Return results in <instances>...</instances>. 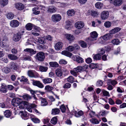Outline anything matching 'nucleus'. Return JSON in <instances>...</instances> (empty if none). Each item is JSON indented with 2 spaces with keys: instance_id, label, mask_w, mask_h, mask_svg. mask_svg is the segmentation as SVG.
<instances>
[{
  "instance_id": "obj_22",
  "label": "nucleus",
  "mask_w": 126,
  "mask_h": 126,
  "mask_svg": "<svg viewBox=\"0 0 126 126\" xmlns=\"http://www.w3.org/2000/svg\"><path fill=\"white\" fill-rule=\"evenodd\" d=\"M49 64L51 67H57L59 66L58 64L56 62H50Z\"/></svg>"
},
{
  "instance_id": "obj_16",
  "label": "nucleus",
  "mask_w": 126,
  "mask_h": 126,
  "mask_svg": "<svg viewBox=\"0 0 126 126\" xmlns=\"http://www.w3.org/2000/svg\"><path fill=\"white\" fill-rule=\"evenodd\" d=\"M24 51L29 53L33 55L35 54L36 52V51L34 50L32 48H27L24 49Z\"/></svg>"
},
{
  "instance_id": "obj_25",
  "label": "nucleus",
  "mask_w": 126,
  "mask_h": 126,
  "mask_svg": "<svg viewBox=\"0 0 126 126\" xmlns=\"http://www.w3.org/2000/svg\"><path fill=\"white\" fill-rule=\"evenodd\" d=\"M62 54L63 55L69 57H71L72 55L71 53L66 51H62Z\"/></svg>"
},
{
  "instance_id": "obj_36",
  "label": "nucleus",
  "mask_w": 126,
  "mask_h": 126,
  "mask_svg": "<svg viewBox=\"0 0 126 126\" xmlns=\"http://www.w3.org/2000/svg\"><path fill=\"white\" fill-rule=\"evenodd\" d=\"M39 69L40 71L42 72H46L47 71L48 69V67L40 66Z\"/></svg>"
},
{
  "instance_id": "obj_26",
  "label": "nucleus",
  "mask_w": 126,
  "mask_h": 126,
  "mask_svg": "<svg viewBox=\"0 0 126 126\" xmlns=\"http://www.w3.org/2000/svg\"><path fill=\"white\" fill-rule=\"evenodd\" d=\"M33 28V24L31 23H29L27 24L26 26V28L27 30H31Z\"/></svg>"
},
{
  "instance_id": "obj_21",
  "label": "nucleus",
  "mask_w": 126,
  "mask_h": 126,
  "mask_svg": "<svg viewBox=\"0 0 126 126\" xmlns=\"http://www.w3.org/2000/svg\"><path fill=\"white\" fill-rule=\"evenodd\" d=\"M122 0H115L114 1V4L116 6H119L122 4Z\"/></svg>"
},
{
  "instance_id": "obj_20",
  "label": "nucleus",
  "mask_w": 126,
  "mask_h": 126,
  "mask_svg": "<svg viewBox=\"0 0 126 126\" xmlns=\"http://www.w3.org/2000/svg\"><path fill=\"white\" fill-rule=\"evenodd\" d=\"M40 99L41 100V105L42 106H45L47 104V102L46 99L45 98H43L42 97L40 98Z\"/></svg>"
},
{
  "instance_id": "obj_42",
  "label": "nucleus",
  "mask_w": 126,
  "mask_h": 126,
  "mask_svg": "<svg viewBox=\"0 0 126 126\" xmlns=\"http://www.w3.org/2000/svg\"><path fill=\"white\" fill-rule=\"evenodd\" d=\"M0 4L3 6L6 5L8 3V0H0Z\"/></svg>"
},
{
  "instance_id": "obj_3",
  "label": "nucleus",
  "mask_w": 126,
  "mask_h": 126,
  "mask_svg": "<svg viewBox=\"0 0 126 126\" xmlns=\"http://www.w3.org/2000/svg\"><path fill=\"white\" fill-rule=\"evenodd\" d=\"M62 18L61 16L59 14H55L52 15L51 20L53 22H57L60 21Z\"/></svg>"
},
{
  "instance_id": "obj_32",
  "label": "nucleus",
  "mask_w": 126,
  "mask_h": 126,
  "mask_svg": "<svg viewBox=\"0 0 126 126\" xmlns=\"http://www.w3.org/2000/svg\"><path fill=\"white\" fill-rule=\"evenodd\" d=\"M67 13L68 16H71L75 14V11L73 10H69L67 11Z\"/></svg>"
},
{
  "instance_id": "obj_59",
  "label": "nucleus",
  "mask_w": 126,
  "mask_h": 126,
  "mask_svg": "<svg viewBox=\"0 0 126 126\" xmlns=\"http://www.w3.org/2000/svg\"><path fill=\"white\" fill-rule=\"evenodd\" d=\"M107 84L108 85L107 88L109 90H111L113 89V86L110 85V83L109 82H108Z\"/></svg>"
},
{
  "instance_id": "obj_53",
  "label": "nucleus",
  "mask_w": 126,
  "mask_h": 126,
  "mask_svg": "<svg viewBox=\"0 0 126 126\" xmlns=\"http://www.w3.org/2000/svg\"><path fill=\"white\" fill-rule=\"evenodd\" d=\"M32 58L30 56H28L27 57H23V59L24 61H31Z\"/></svg>"
},
{
  "instance_id": "obj_9",
  "label": "nucleus",
  "mask_w": 126,
  "mask_h": 126,
  "mask_svg": "<svg viewBox=\"0 0 126 126\" xmlns=\"http://www.w3.org/2000/svg\"><path fill=\"white\" fill-rule=\"evenodd\" d=\"M57 11V9L53 6H50L48 7L47 12L48 13H52L55 12Z\"/></svg>"
},
{
  "instance_id": "obj_60",
  "label": "nucleus",
  "mask_w": 126,
  "mask_h": 126,
  "mask_svg": "<svg viewBox=\"0 0 126 126\" xmlns=\"http://www.w3.org/2000/svg\"><path fill=\"white\" fill-rule=\"evenodd\" d=\"M0 91L2 92L5 93L7 92V90L5 88L1 86L0 89Z\"/></svg>"
},
{
  "instance_id": "obj_64",
  "label": "nucleus",
  "mask_w": 126,
  "mask_h": 126,
  "mask_svg": "<svg viewBox=\"0 0 126 126\" xmlns=\"http://www.w3.org/2000/svg\"><path fill=\"white\" fill-rule=\"evenodd\" d=\"M87 0H78L79 2L81 4H85L87 1Z\"/></svg>"
},
{
  "instance_id": "obj_45",
  "label": "nucleus",
  "mask_w": 126,
  "mask_h": 126,
  "mask_svg": "<svg viewBox=\"0 0 126 126\" xmlns=\"http://www.w3.org/2000/svg\"><path fill=\"white\" fill-rule=\"evenodd\" d=\"M93 58L95 60H100L101 59V56L98 54L94 56Z\"/></svg>"
},
{
  "instance_id": "obj_41",
  "label": "nucleus",
  "mask_w": 126,
  "mask_h": 126,
  "mask_svg": "<svg viewBox=\"0 0 126 126\" xmlns=\"http://www.w3.org/2000/svg\"><path fill=\"white\" fill-rule=\"evenodd\" d=\"M79 42L82 47L83 48H85L86 47L87 44L84 41L80 40L79 41Z\"/></svg>"
},
{
  "instance_id": "obj_8",
  "label": "nucleus",
  "mask_w": 126,
  "mask_h": 126,
  "mask_svg": "<svg viewBox=\"0 0 126 126\" xmlns=\"http://www.w3.org/2000/svg\"><path fill=\"white\" fill-rule=\"evenodd\" d=\"M19 25V22L16 20H13L10 22V25L12 27H16Z\"/></svg>"
},
{
  "instance_id": "obj_23",
  "label": "nucleus",
  "mask_w": 126,
  "mask_h": 126,
  "mask_svg": "<svg viewBox=\"0 0 126 126\" xmlns=\"http://www.w3.org/2000/svg\"><path fill=\"white\" fill-rule=\"evenodd\" d=\"M2 71L4 73L8 74L10 72V69L8 67L6 66L2 68Z\"/></svg>"
},
{
  "instance_id": "obj_28",
  "label": "nucleus",
  "mask_w": 126,
  "mask_h": 126,
  "mask_svg": "<svg viewBox=\"0 0 126 126\" xmlns=\"http://www.w3.org/2000/svg\"><path fill=\"white\" fill-rule=\"evenodd\" d=\"M75 115L77 117H79L83 115V112L82 110L79 111L77 113V112H75Z\"/></svg>"
},
{
  "instance_id": "obj_33",
  "label": "nucleus",
  "mask_w": 126,
  "mask_h": 126,
  "mask_svg": "<svg viewBox=\"0 0 126 126\" xmlns=\"http://www.w3.org/2000/svg\"><path fill=\"white\" fill-rule=\"evenodd\" d=\"M8 57L10 59L14 60L17 59V57L16 56L12 54H9L8 55Z\"/></svg>"
},
{
  "instance_id": "obj_57",
  "label": "nucleus",
  "mask_w": 126,
  "mask_h": 126,
  "mask_svg": "<svg viewBox=\"0 0 126 126\" xmlns=\"http://www.w3.org/2000/svg\"><path fill=\"white\" fill-rule=\"evenodd\" d=\"M89 67L91 68L94 69L97 67L96 64H95L91 63L89 65Z\"/></svg>"
},
{
  "instance_id": "obj_62",
  "label": "nucleus",
  "mask_w": 126,
  "mask_h": 126,
  "mask_svg": "<svg viewBox=\"0 0 126 126\" xmlns=\"http://www.w3.org/2000/svg\"><path fill=\"white\" fill-rule=\"evenodd\" d=\"M59 63L61 64H67V62L64 60H61L59 61Z\"/></svg>"
},
{
  "instance_id": "obj_30",
  "label": "nucleus",
  "mask_w": 126,
  "mask_h": 126,
  "mask_svg": "<svg viewBox=\"0 0 126 126\" xmlns=\"http://www.w3.org/2000/svg\"><path fill=\"white\" fill-rule=\"evenodd\" d=\"M90 35L91 36V37L93 38H95L97 37L98 36V34L95 31H94L91 32L90 34Z\"/></svg>"
},
{
  "instance_id": "obj_15",
  "label": "nucleus",
  "mask_w": 126,
  "mask_h": 126,
  "mask_svg": "<svg viewBox=\"0 0 126 126\" xmlns=\"http://www.w3.org/2000/svg\"><path fill=\"white\" fill-rule=\"evenodd\" d=\"M20 97H22L24 100L27 101H28L32 98L31 96L27 94H25L22 96H20Z\"/></svg>"
},
{
  "instance_id": "obj_50",
  "label": "nucleus",
  "mask_w": 126,
  "mask_h": 126,
  "mask_svg": "<svg viewBox=\"0 0 126 126\" xmlns=\"http://www.w3.org/2000/svg\"><path fill=\"white\" fill-rule=\"evenodd\" d=\"M95 5L96 8L100 9L101 8L102 4L100 2H97L95 4Z\"/></svg>"
},
{
  "instance_id": "obj_2",
  "label": "nucleus",
  "mask_w": 126,
  "mask_h": 126,
  "mask_svg": "<svg viewBox=\"0 0 126 126\" xmlns=\"http://www.w3.org/2000/svg\"><path fill=\"white\" fill-rule=\"evenodd\" d=\"M24 32L22 31L18 32L14 35L13 38V40L15 42L19 41L21 38V36L23 35Z\"/></svg>"
},
{
  "instance_id": "obj_12",
  "label": "nucleus",
  "mask_w": 126,
  "mask_h": 126,
  "mask_svg": "<svg viewBox=\"0 0 126 126\" xmlns=\"http://www.w3.org/2000/svg\"><path fill=\"white\" fill-rule=\"evenodd\" d=\"M10 68L11 69L16 70L18 69V67L17 63L13 62H11L10 63Z\"/></svg>"
},
{
  "instance_id": "obj_5",
  "label": "nucleus",
  "mask_w": 126,
  "mask_h": 126,
  "mask_svg": "<svg viewBox=\"0 0 126 126\" xmlns=\"http://www.w3.org/2000/svg\"><path fill=\"white\" fill-rule=\"evenodd\" d=\"M36 59L40 61H43L45 58V56L44 53L40 52L37 53L36 56Z\"/></svg>"
},
{
  "instance_id": "obj_1",
  "label": "nucleus",
  "mask_w": 126,
  "mask_h": 126,
  "mask_svg": "<svg viewBox=\"0 0 126 126\" xmlns=\"http://www.w3.org/2000/svg\"><path fill=\"white\" fill-rule=\"evenodd\" d=\"M12 105L14 107L18 106L20 109H23L25 107L27 110L30 112H32V109L35 107L36 105L34 104H30L28 102L23 101L21 99L19 98H15L12 101Z\"/></svg>"
},
{
  "instance_id": "obj_40",
  "label": "nucleus",
  "mask_w": 126,
  "mask_h": 126,
  "mask_svg": "<svg viewBox=\"0 0 126 126\" xmlns=\"http://www.w3.org/2000/svg\"><path fill=\"white\" fill-rule=\"evenodd\" d=\"M111 43L114 45H118L120 41L118 39H115L112 40Z\"/></svg>"
},
{
  "instance_id": "obj_56",
  "label": "nucleus",
  "mask_w": 126,
  "mask_h": 126,
  "mask_svg": "<svg viewBox=\"0 0 126 126\" xmlns=\"http://www.w3.org/2000/svg\"><path fill=\"white\" fill-rule=\"evenodd\" d=\"M14 15L11 13L8 14L7 15V17L9 19H12L13 18Z\"/></svg>"
},
{
  "instance_id": "obj_17",
  "label": "nucleus",
  "mask_w": 126,
  "mask_h": 126,
  "mask_svg": "<svg viewBox=\"0 0 126 126\" xmlns=\"http://www.w3.org/2000/svg\"><path fill=\"white\" fill-rule=\"evenodd\" d=\"M15 6L16 8L19 10H22L23 9L24 6L22 4L18 3L15 4Z\"/></svg>"
},
{
  "instance_id": "obj_34",
  "label": "nucleus",
  "mask_w": 126,
  "mask_h": 126,
  "mask_svg": "<svg viewBox=\"0 0 126 126\" xmlns=\"http://www.w3.org/2000/svg\"><path fill=\"white\" fill-rule=\"evenodd\" d=\"M4 114L6 117H9L11 115V112L9 110H5L4 112Z\"/></svg>"
},
{
  "instance_id": "obj_19",
  "label": "nucleus",
  "mask_w": 126,
  "mask_h": 126,
  "mask_svg": "<svg viewBox=\"0 0 126 126\" xmlns=\"http://www.w3.org/2000/svg\"><path fill=\"white\" fill-rule=\"evenodd\" d=\"M65 36L66 38L69 41H72L74 39L73 36L71 34H67L65 35Z\"/></svg>"
},
{
  "instance_id": "obj_14",
  "label": "nucleus",
  "mask_w": 126,
  "mask_h": 126,
  "mask_svg": "<svg viewBox=\"0 0 126 126\" xmlns=\"http://www.w3.org/2000/svg\"><path fill=\"white\" fill-rule=\"evenodd\" d=\"M112 37V34L110 33L107 34L103 36V39L105 40H107L111 38Z\"/></svg>"
},
{
  "instance_id": "obj_54",
  "label": "nucleus",
  "mask_w": 126,
  "mask_h": 126,
  "mask_svg": "<svg viewBox=\"0 0 126 126\" xmlns=\"http://www.w3.org/2000/svg\"><path fill=\"white\" fill-rule=\"evenodd\" d=\"M32 121L34 123H39L40 122L39 120L37 118H33L32 119Z\"/></svg>"
},
{
  "instance_id": "obj_7",
  "label": "nucleus",
  "mask_w": 126,
  "mask_h": 126,
  "mask_svg": "<svg viewBox=\"0 0 126 126\" xmlns=\"http://www.w3.org/2000/svg\"><path fill=\"white\" fill-rule=\"evenodd\" d=\"M109 15L108 12L104 11L102 12L101 15V18L103 19H105L107 18Z\"/></svg>"
},
{
  "instance_id": "obj_38",
  "label": "nucleus",
  "mask_w": 126,
  "mask_h": 126,
  "mask_svg": "<svg viewBox=\"0 0 126 126\" xmlns=\"http://www.w3.org/2000/svg\"><path fill=\"white\" fill-rule=\"evenodd\" d=\"M89 120L92 123L94 124H97L99 123V121L95 118H92V119H90Z\"/></svg>"
},
{
  "instance_id": "obj_6",
  "label": "nucleus",
  "mask_w": 126,
  "mask_h": 126,
  "mask_svg": "<svg viewBox=\"0 0 126 126\" xmlns=\"http://www.w3.org/2000/svg\"><path fill=\"white\" fill-rule=\"evenodd\" d=\"M32 84L33 85L36 86L40 88L43 87L44 85L40 81L33 80Z\"/></svg>"
},
{
  "instance_id": "obj_58",
  "label": "nucleus",
  "mask_w": 126,
  "mask_h": 126,
  "mask_svg": "<svg viewBox=\"0 0 126 126\" xmlns=\"http://www.w3.org/2000/svg\"><path fill=\"white\" fill-rule=\"evenodd\" d=\"M1 61L2 62L7 63L8 62V59L5 58H2L0 59Z\"/></svg>"
},
{
  "instance_id": "obj_35",
  "label": "nucleus",
  "mask_w": 126,
  "mask_h": 126,
  "mask_svg": "<svg viewBox=\"0 0 126 126\" xmlns=\"http://www.w3.org/2000/svg\"><path fill=\"white\" fill-rule=\"evenodd\" d=\"M74 78L72 76H70L67 79V80L69 82L72 83L74 81Z\"/></svg>"
},
{
  "instance_id": "obj_10",
  "label": "nucleus",
  "mask_w": 126,
  "mask_h": 126,
  "mask_svg": "<svg viewBox=\"0 0 126 126\" xmlns=\"http://www.w3.org/2000/svg\"><path fill=\"white\" fill-rule=\"evenodd\" d=\"M75 26L76 28L78 29H80L83 27L84 24L83 22L78 21L75 24Z\"/></svg>"
},
{
  "instance_id": "obj_37",
  "label": "nucleus",
  "mask_w": 126,
  "mask_h": 126,
  "mask_svg": "<svg viewBox=\"0 0 126 126\" xmlns=\"http://www.w3.org/2000/svg\"><path fill=\"white\" fill-rule=\"evenodd\" d=\"M74 70L78 73V72H81L82 71V66H78L76 68H74Z\"/></svg>"
},
{
  "instance_id": "obj_39",
  "label": "nucleus",
  "mask_w": 126,
  "mask_h": 126,
  "mask_svg": "<svg viewBox=\"0 0 126 126\" xmlns=\"http://www.w3.org/2000/svg\"><path fill=\"white\" fill-rule=\"evenodd\" d=\"M98 53L100 56L104 54L105 52V49L103 48H101L98 50Z\"/></svg>"
},
{
  "instance_id": "obj_13",
  "label": "nucleus",
  "mask_w": 126,
  "mask_h": 126,
  "mask_svg": "<svg viewBox=\"0 0 126 126\" xmlns=\"http://www.w3.org/2000/svg\"><path fill=\"white\" fill-rule=\"evenodd\" d=\"M63 46L62 43L59 42L57 43L55 46V49L58 50L62 49Z\"/></svg>"
},
{
  "instance_id": "obj_18",
  "label": "nucleus",
  "mask_w": 126,
  "mask_h": 126,
  "mask_svg": "<svg viewBox=\"0 0 126 126\" xmlns=\"http://www.w3.org/2000/svg\"><path fill=\"white\" fill-rule=\"evenodd\" d=\"M121 28H115L110 30V33L112 34H114L119 32L121 30Z\"/></svg>"
},
{
  "instance_id": "obj_49",
  "label": "nucleus",
  "mask_w": 126,
  "mask_h": 126,
  "mask_svg": "<svg viewBox=\"0 0 126 126\" xmlns=\"http://www.w3.org/2000/svg\"><path fill=\"white\" fill-rule=\"evenodd\" d=\"M71 85V84L70 83H67L63 85V87L64 88L68 89L70 87Z\"/></svg>"
},
{
  "instance_id": "obj_63",
  "label": "nucleus",
  "mask_w": 126,
  "mask_h": 126,
  "mask_svg": "<svg viewBox=\"0 0 126 126\" xmlns=\"http://www.w3.org/2000/svg\"><path fill=\"white\" fill-rule=\"evenodd\" d=\"M74 50H79L80 48V47L78 44H75L73 46Z\"/></svg>"
},
{
  "instance_id": "obj_61",
  "label": "nucleus",
  "mask_w": 126,
  "mask_h": 126,
  "mask_svg": "<svg viewBox=\"0 0 126 126\" xmlns=\"http://www.w3.org/2000/svg\"><path fill=\"white\" fill-rule=\"evenodd\" d=\"M21 81L24 82H27L28 80V79L24 76H22L21 77Z\"/></svg>"
},
{
  "instance_id": "obj_11",
  "label": "nucleus",
  "mask_w": 126,
  "mask_h": 126,
  "mask_svg": "<svg viewBox=\"0 0 126 126\" xmlns=\"http://www.w3.org/2000/svg\"><path fill=\"white\" fill-rule=\"evenodd\" d=\"M55 73L56 75L58 77L62 78L63 77V72L61 69L57 68L55 71Z\"/></svg>"
},
{
  "instance_id": "obj_46",
  "label": "nucleus",
  "mask_w": 126,
  "mask_h": 126,
  "mask_svg": "<svg viewBox=\"0 0 126 126\" xmlns=\"http://www.w3.org/2000/svg\"><path fill=\"white\" fill-rule=\"evenodd\" d=\"M67 50L70 52H71L74 50L73 46H69L66 49Z\"/></svg>"
},
{
  "instance_id": "obj_4",
  "label": "nucleus",
  "mask_w": 126,
  "mask_h": 126,
  "mask_svg": "<svg viewBox=\"0 0 126 126\" xmlns=\"http://www.w3.org/2000/svg\"><path fill=\"white\" fill-rule=\"evenodd\" d=\"M27 74L28 76L30 77L36 78L39 77V74L34 71L30 70H28Z\"/></svg>"
},
{
  "instance_id": "obj_47",
  "label": "nucleus",
  "mask_w": 126,
  "mask_h": 126,
  "mask_svg": "<svg viewBox=\"0 0 126 126\" xmlns=\"http://www.w3.org/2000/svg\"><path fill=\"white\" fill-rule=\"evenodd\" d=\"M53 87H51L49 85L46 86L45 88V89L47 91H50L53 89Z\"/></svg>"
},
{
  "instance_id": "obj_43",
  "label": "nucleus",
  "mask_w": 126,
  "mask_h": 126,
  "mask_svg": "<svg viewBox=\"0 0 126 126\" xmlns=\"http://www.w3.org/2000/svg\"><path fill=\"white\" fill-rule=\"evenodd\" d=\"M57 118L55 117L52 118L51 120V122L54 125H55L57 123Z\"/></svg>"
},
{
  "instance_id": "obj_24",
  "label": "nucleus",
  "mask_w": 126,
  "mask_h": 126,
  "mask_svg": "<svg viewBox=\"0 0 126 126\" xmlns=\"http://www.w3.org/2000/svg\"><path fill=\"white\" fill-rule=\"evenodd\" d=\"M52 79L50 78H47L43 80V83L45 84L50 83L52 82Z\"/></svg>"
},
{
  "instance_id": "obj_44",
  "label": "nucleus",
  "mask_w": 126,
  "mask_h": 126,
  "mask_svg": "<svg viewBox=\"0 0 126 126\" xmlns=\"http://www.w3.org/2000/svg\"><path fill=\"white\" fill-rule=\"evenodd\" d=\"M111 23L109 21L105 22L104 23L105 26L106 28H109L111 25Z\"/></svg>"
},
{
  "instance_id": "obj_52",
  "label": "nucleus",
  "mask_w": 126,
  "mask_h": 126,
  "mask_svg": "<svg viewBox=\"0 0 126 126\" xmlns=\"http://www.w3.org/2000/svg\"><path fill=\"white\" fill-rule=\"evenodd\" d=\"M103 82L102 80H99L97 81L96 85L98 86H100L102 85Z\"/></svg>"
},
{
  "instance_id": "obj_31",
  "label": "nucleus",
  "mask_w": 126,
  "mask_h": 126,
  "mask_svg": "<svg viewBox=\"0 0 126 126\" xmlns=\"http://www.w3.org/2000/svg\"><path fill=\"white\" fill-rule=\"evenodd\" d=\"M90 14L91 16L93 17H96L98 15V13L96 11L92 10L91 11Z\"/></svg>"
},
{
  "instance_id": "obj_48",
  "label": "nucleus",
  "mask_w": 126,
  "mask_h": 126,
  "mask_svg": "<svg viewBox=\"0 0 126 126\" xmlns=\"http://www.w3.org/2000/svg\"><path fill=\"white\" fill-rule=\"evenodd\" d=\"M108 82H109L113 86H114L117 84V82L115 80H111V79H109Z\"/></svg>"
},
{
  "instance_id": "obj_51",
  "label": "nucleus",
  "mask_w": 126,
  "mask_h": 126,
  "mask_svg": "<svg viewBox=\"0 0 126 126\" xmlns=\"http://www.w3.org/2000/svg\"><path fill=\"white\" fill-rule=\"evenodd\" d=\"M76 61L78 63H82L83 62V59L81 57L78 56V58L77 60Z\"/></svg>"
},
{
  "instance_id": "obj_27",
  "label": "nucleus",
  "mask_w": 126,
  "mask_h": 126,
  "mask_svg": "<svg viewBox=\"0 0 126 126\" xmlns=\"http://www.w3.org/2000/svg\"><path fill=\"white\" fill-rule=\"evenodd\" d=\"M38 39H36L37 41L39 43L43 44L45 43V38L43 37H38Z\"/></svg>"
},
{
  "instance_id": "obj_29",
  "label": "nucleus",
  "mask_w": 126,
  "mask_h": 126,
  "mask_svg": "<svg viewBox=\"0 0 126 126\" xmlns=\"http://www.w3.org/2000/svg\"><path fill=\"white\" fill-rule=\"evenodd\" d=\"M60 112L59 110L57 108H55L52 109V110L51 114H52L55 115L58 114Z\"/></svg>"
},
{
  "instance_id": "obj_55",
  "label": "nucleus",
  "mask_w": 126,
  "mask_h": 126,
  "mask_svg": "<svg viewBox=\"0 0 126 126\" xmlns=\"http://www.w3.org/2000/svg\"><path fill=\"white\" fill-rule=\"evenodd\" d=\"M70 72L71 74L75 76L76 77L77 76V73L74 70V69L73 70L70 71Z\"/></svg>"
}]
</instances>
